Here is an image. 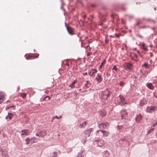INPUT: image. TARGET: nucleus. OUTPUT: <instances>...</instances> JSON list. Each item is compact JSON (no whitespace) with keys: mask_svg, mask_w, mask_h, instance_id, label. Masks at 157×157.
Instances as JSON below:
<instances>
[{"mask_svg":"<svg viewBox=\"0 0 157 157\" xmlns=\"http://www.w3.org/2000/svg\"><path fill=\"white\" fill-rule=\"evenodd\" d=\"M110 91L107 89H106L102 92L101 94V97L102 99L105 100L110 96Z\"/></svg>","mask_w":157,"mask_h":157,"instance_id":"obj_1","label":"nucleus"},{"mask_svg":"<svg viewBox=\"0 0 157 157\" xmlns=\"http://www.w3.org/2000/svg\"><path fill=\"white\" fill-rule=\"evenodd\" d=\"M118 100L117 102L120 105H124L126 104V102L124 98L121 96L120 95L119 96Z\"/></svg>","mask_w":157,"mask_h":157,"instance_id":"obj_2","label":"nucleus"},{"mask_svg":"<svg viewBox=\"0 0 157 157\" xmlns=\"http://www.w3.org/2000/svg\"><path fill=\"white\" fill-rule=\"evenodd\" d=\"M46 134V130H44L40 132L36 133V136L40 137H43L45 136Z\"/></svg>","mask_w":157,"mask_h":157,"instance_id":"obj_3","label":"nucleus"},{"mask_svg":"<svg viewBox=\"0 0 157 157\" xmlns=\"http://www.w3.org/2000/svg\"><path fill=\"white\" fill-rule=\"evenodd\" d=\"M156 108V106H150L147 107L146 109V112L148 113H151L155 111Z\"/></svg>","mask_w":157,"mask_h":157,"instance_id":"obj_4","label":"nucleus"},{"mask_svg":"<svg viewBox=\"0 0 157 157\" xmlns=\"http://www.w3.org/2000/svg\"><path fill=\"white\" fill-rule=\"evenodd\" d=\"M147 101L144 98H143L141 99L139 102V105L140 107H143L147 103Z\"/></svg>","mask_w":157,"mask_h":157,"instance_id":"obj_5","label":"nucleus"},{"mask_svg":"<svg viewBox=\"0 0 157 157\" xmlns=\"http://www.w3.org/2000/svg\"><path fill=\"white\" fill-rule=\"evenodd\" d=\"M109 125V124L108 122H106L99 124V127L100 128H105Z\"/></svg>","mask_w":157,"mask_h":157,"instance_id":"obj_6","label":"nucleus"},{"mask_svg":"<svg viewBox=\"0 0 157 157\" xmlns=\"http://www.w3.org/2000/svg\"><path fill=\"white\" fill-rule=\"evenodd\" d=\"M121 113V118L126 119L128 116L127 112L125 110H123Z\"/></svg>","mask_w":157,"mask_h":157,"instance_id":"obj_7","label":"nucleus"},{"mask_svg":"<svg viewBox=\"0 0 157 157\" xmlns=\"http://www.w3.org/2000/svg\"><path fill=\"white\" fill-rule=\"evenodd\" d=\"M93 131L92 128H90L88 129H86L84 131V133L87 136L89 137L90 136L91 132Z\"/></svg>","mask_w":157,"mask_h":157,"instance_id":"obj_8","label":"nucleus"},{"mask_svg":"<svg viewBox=\"0 0 157 157\" xmlns=\"http://www.w3.org/2000/svg\"><path fill=\"white\" fill-rule=\"evenodd\" d=\"M5 97L4 94L2 92H0V104L2 103L4 101Z\"/></svg>","mask_w":157,"mask_h":157,"instance_id":"obj_9","label":"nucleus"},{"mask_svg":"<svg viewBox=\"0 0 157 157\" xmlns=\"http://www.w3.org/2000/svg\"><path fill=\"white\" fill-rule=\"evenodd\" d=\"M95 80L99 83H100L102 80V78L100 75L99 73L98 74L95 78Z\"/></svg>","mask_w":157,"mask_h":157,"instance_id":"obj_10","label":"nucleus"},{"mask_svg":"<svg viewBox=\"0 0 157 157\" xmlns=\"http://www.w3.org/2000/svg\"><path fill=\"white\" fill-rule=\"evenodd\" d=\"M101 131L102 133L103 134V136H107L109 134V132L107 131L103 130H98L97 131V132L99 131Z\"/></svg>","mask_w":157,"mask_h":157,"instance_id":"obj_11","label":"nucleus"},{"mask_svg":"<svg viewBox=\"0 0 157 157\" xmlns=\"http://www.w3.org/2000/svg\"><path fill=\"white\" fill-rule=\"evenodd\" d=\"M21 135H25L27 136L29 134V131L27 129L23 130L21 131Z\"/></svg>","mask_w":157,"mask_h":157,"instance_id":"obj_12","label":"nucleus"},{"mask_svg":"<svg viewBox=\"0 0 157 157\" xmlns=\"http://www.w3.org/2000/svg\"><path fill=\"white\" fill-rule=\"evenodd\" d=\"M2 152V155L4 157H9V156L8 155V152L5 149L2 150H1Z\"/></svg>","mask_w":157,"mask_h":157,"instance_id":"obj_13","label":"nucleus"},{"mask_svg":"<svg viewBox=\"0 0 157 157\" xmlns=\"http://www.w3.org/2000/svg\"><path fill=\"white\" fill-rule=\"evenodd\" d=\"M142 117H143L142 115L141 114H139L137 115L136 117V122H139L142 119Z\"/></svg>","mask_w":157,"mask_h":157,"instance_id":"obj_14","label":"nucleus"},{"mask_svg":"<svg viewBox=\"0 0 157 157\" xmlns=\"http://www.w3.org/2000/svg\"><path fill=\"white\" fill-rule=\"evenodd\" d=\"M67 29L68 32L70 34L72 35L74 34V30L70 26H67Z\"/></svg>","mask_w":157,"mask_h":157,"instance_id":"obj_15","label":"nucleus"},{"mask_svg":"<svg viewBox=\"0 0 157 157\" xmlns=\"http://www.w3.org/2000/svg\"><path fill=\"white\" fill-rule=\"evenodd\" d=\"M97 70L95 69H91L89 72V74L90 76H93L94 74L96 73Z\"/></svg>","mask_w":157,"mask_h":157,"instance_id":"obj_16","label":"nucleus"},{"mask_svg":"<svg viewBox=\"0 0 157 157\" xmlns=\"http://www.w3.org/2000/svg\"><path fill=\"white\" fill-rule=\"evenodd\" d=\"M99 114L101 116L103 117L106 115V112L105 110L103 109L99 112Z\"/></svg>","mask_w":157,"mask_h":157,"instance_id":"obj_17","label":"nucleus"},{"mask_svg":"<svg viewBox=\"0 0 157 157\" xmlns=\"http://www.w3.org/2000/svg\"><path fill=\"white\" fill-rule=\"evenodd\" d=\"M105 144L104 141L103 140H100L98 142V146L99 147H101Z\"/></svg>","mask_w":157,"mask_h":157,"instance_id":"obj_18","label":"nucleus"},{"mask_svg":"<svg viewBox=\"0 0 157 157\" xmlns=\"http://www.w3.org/2000/svg\"><path fill=\"white\" fill-rule=\"evenodd\" d=\"M146 86L151 90H153L154 89V87L151 83H147L146 84Z\"/></svg>","mask_w":157,"mask_h":157,"instance_id":"obj_19","label":"nucleus"},{"mask_svg":"<svg viewBox=\"0 0 157 157\" xmlns=\"http://www.w3.org/2000/svg\"><path fill=\"white\" fill-rule=\"evenodd\" d=\"M131 58L133 59H135L134 58H136L137 57V55L134 53H130V55Z\"/></svg>","mask_w":157,"mask_h":157,"instance_id":"obj_20","label":"nucleus"},{"mask_svg":"<svg viewBox=\"0 0 157 157\" xmlns=\"http://www.w3.org/2000/svg\"><path fill=\"white\" fill-rule=\"evenodd\" d=\"M77 82V81L76 80L74 81V82H72V83L69 85V87L71 88H74L75 86V84Z\"/></svg>","mask_w":157,"mask_h":157,"instance_id":"obj_21","label":"nucleus"},{"mask_svg":"<svg viewBox=\"0 0 157 157\" xmlns=\"http://www.w3.org/2000/svg\"><path fill=\"white\" fill-rule=\"evenodd\" d=\"M86 124L87 122L84 121L79 125V127L80 128H82L83 127L84 125L86 126Z\"/></svg>","mask_w":157,"mask_h":157,"instance_id":"obj_22","label":"nucleus"},{"mask_svg":"<svg viewBox=\"0 0 157 157\" xmlns=\"http://www.w3.org/2000/svg\"><path fill=\"white\" fill-rule=\"evenodd\" d=\"M132 64L129 63L128 62V71H132Z\"/></svg>","mask_w":157,"mask_h":157,"instance_id":"obj_23","label":"nucleus"},{"mask_svg":"<svg viewBox=\"0 0 157 157\" xmlns=\"http://www.w3.org/2000/svg\"><path fill=\"white\" fill-rule=\"evenodd\" d=\"M12 114L11 113H9L8 115L6 117V118L7 119L9 118L11 120L12 118Z\"/></svg>","mask_w":157,"mask_h":157,"instance_id":"obj_24","label":"nucleus"},{"mask_svg":"<svg viewBox=\"0 0 157 157\" xmlns=\"http://www.w3.org/2000/svg\"><path fill=\"white\" fill-rule=\"evenodd\" d=\"M39 56V54H36L35 56H29L28 57H26V59H30V58H32V57H35V58H37Z\"/></svg>","mask_w":157,"mask_h":157,"instance_id":"obj_25","label":"nucleus"},{"mask_svg":"<svg viewBox=\"0 0 157 157\" xmlns=\"http://www.w3.org/2000/svg\"><path fill=\"white\" fill-rule=\"evenodd\" d=\"M31 141L33 143H36L37 142V140L36 137H33L32 138H31Z\"/></svg>","mask_w":157,"mask_h":157,"instance_id":"obj_26","label":"nucleus"},{"mask_svg":"<svg viewBox=\"0 0 157 157\" xmlns=\"http://www.w3.org/2000/svg\"><path fill=\"white\" fill-rule=\"evenodd\" d=\"M105 63L106 61L105 60L101 63V65L100 66V68H101L102 66H103V65L105 64Z\"/></svg>","mask_w":157,"mask_h":157,"instance_id":"obj_27","label":"nucleus"},{"mask_svg":"<svg viewBox=\"0 0 157 157\" xmlns=\"http://www.w3.org/2000/svg\"><path fill=\"white\" fill-rule=\"evenodd\" d=\"M139 28L145 29L147 28H150V27L149 26L144 25L143 26H140Z\"/></svg>","mask_w":157,"mask_h":157,"instance_id":"obj_28","label":"nucleus"},{"mask_svg":"<svg viewBox=\"0 0 157 157\" xmlns=\"http://www.w3.org/2000/svg\"><path fill=\"white\" fill-rule=\"evenodd\" d=\"M154 130V128H151L149 129L147 132V134H148L150 133L151 132H153Z\"/></svg>","mask_w":157,"mask_h":157,"instance_id":"obj_29","label":"nucleus"},{"mask_svg":"<svg viewBox=\"0 0 157 157\" xmlns=\"http://www.w3.org/2000/svg\"><path fill=\"white\" fill-rule=\"evenodd\" d=\"M50 99V98L49 96H46L44 98V100H46V101H49Z\"/></svg>","mask_w":157,"mask_h":157,"instance_id":"obj_30","label":"nucleus"},{"mask_svg":"<svg viewBox=\"0 0 157 157\" xmlns=\"http://www.w3.org/2000/svg\"><path fill=\"white\" fill-rule=\"evenodd\" d=\"M148 63H145L143 65L142 67H145L146 68H148Z\"/></svg>","mask_w":157,"mask_h":157,"instance_id":"obj_31","label":"nucleus"},{"mask_svg":"<svg viewBox=\"0 0 157 157\" xmlns=\"http://www.w3.org/2000/svg\"><path fill=\"white\" fill-rule=\"evenodd\" d=\"M30 140L28 138H27L26 140H25V141L26 142V144H29L30 142Z\"/></svg>","mask_w":157,"mask_h":157,"instance_id":"obj_32","label":"nucleus"},{"mask_svg":"<svg viewBox=\"0 0 157 157\" xmlns=\"http://www.w3.org/2000/svg\"><path fill=\"white\" fill-rule=\"evenodd\" d=\"M20 95L23 98H25L26 96V94L25 93H22L20 94Z\"/></svg>","mask_w":157,"mask_h":157,"instance_id":"obj_33","label":"nucleus"},{"mask_svg":"<svg viewBox=\"0 0 157 157\" xmlns=\"http://www.w3.org/2000/svg\"><path fill=\"white\" fill-rule=\"evenodd\" d=\"M124 69L126 70H127L128 69V64L127 63H125L124 65Z\"/></svg>","mask_w":157,"mask_h":157,"instance_id":"obj_34","label":"nucleus"},{"mask_svg":"<svg viewBox=\"0 0 157 157\" xmlns=\"http://www.w3.org/2000/svg\"><path fill=\"white\" fill-rule=\"evenodd\" d=\"M57 155V153L56 152H54L53 153V155L52 156V157H56Z\"/></svg>","mask_w":157,"mask_h":157,"instance_id":"obj_35","label":"nucleus"},{"mask_svg":"<svg viewBox=\"0 0 157 157\" xmlns=\"http://www.w3.org/2000/svg\"><path fill=\"white\" fill-rule=\"evenodd\" d=\"M146 21H152L153 22H155V21H154L153 20H151V19H146Z\"/></svg>","mask_w":157,"mask_h":157,"instance_id":"obj_36","label":"nucleus"},{"mask_svg":"<svg viewBox=\"0 0 157 157\" xmlns=\"http://www.w3.org/2000/svg\"><path fill=\"white\" fill-rule=\"evenodd\" d=\"M109 42V40L108 38L106 37L105 39V43L106 44H107Z\"/></svg>","mask_w":157,"mask_h":157,"instance_id":"obj_37","label":"nucleus"},{"mask_svg":"<svg viewBox=\"0 0 157 157\" xmlns=\"http://www.w3.org/2000/svg\"><path fill=\"white\" fill-rule=\"evenodd\" d=\"M156 125H157V122H155V123H153L152 126L153 127H154Z\"/></svg>","mask_w":157,"mask_h":157,"instance_id":"obj_38","label":"nucleus"},{"mask_svg":"<svg viewBox=\"0 0 157 157\" xmlns=\"http://www.w3.org/2000/svg\"><path fill=\"white\" fill-rule=\"evenodd\" d=\"M113 70H115L116 71L117 70V68L115 66H114L113 68Z\"/></svg>","mask_w":157,"mask_h":157,"instance_id":"obj_39","label":"nucleus"},{"mask_svg":"<svg viewBox=\"0 0 157 157\" xmlns=\"http://www.w3.org/2000/svg\"><path fill=\"white\" fill-rule=\"evenodd\" d=\"M92 54V53L91 52H88L87 53V56H90Z\"/></svg>","mask_w":157,"mask_h":157,"instance_id":"obj_40","label":"nucleus"},{"mask_svg":"<svg viewBox=\"0 0 157 157\" xmlns=\"http://www.w3.org/2000/svg\"><path fill=\"white\" fill-rule=\"evenodd\" d=\"M124 83L122 82H121L120 84V85L121 86H123L124 85Z\"/></svg>","mask_w":157,"mask_h":157,"instance_id":"obj_41","label":"nucleus"},{"mask_svg":"<svg viewBox=\"0 0 157 157\" xmlns=\"http://www.w3.org/2000/svg\"><path fill=\"white\" fill-rule=\"evenodd\" d=\"M56 118L57 119H59V118L57 116H56L55 117L53 118V120L55 118Z\"/></svg>","mask_w":157,"mask_h":157,"instance_id":"obj_42","label":"nucleus"},{"mask_svg":"<svg viewBox=\"0 0 157 157\" xmlns=\"http://www.w3.org/2000/svg\"><path fill=\"white\" fill-rule=\"evenodd\" d=\"M137 36L139 37H140L141 38H143V36H141V35H139V34L137 35Z\"/></svg>","mask_w":157,"mask_h":157,"instance_id":"obj_43","label":"nucleus"},{"mask_svg":"<svg viewBox=\"0 0 157 157\" xmlns=\"http://www.w3.org/2000/svg\"><path fill=\"white\" fill-rule=\"evenodd\" d=\"M115 35L117 37H120V35L117 34H115Z\"/></svg>","mask_w":157,"mask_h":157,"instance_id":"obj_44","label":"nucleus"},{"mask_svg":"<svg viewBox=\"0 0 157 157\" xmlns=\"http://www.w3.org/2000/svg\"><path fill=\"white\" fill-rule=\"evenodd\" d=\"M140 24V23L139 22H137L136 24L135 25V26L136 25H139V24Z\"/></svg>","mask_w":157,"mask_h":157,"instance_id":"obj_45","label":"nucleus"},{"mask_svg":"<svg viewBox=\"0 0 157 157\" xmlns=\"http://www.w3.org/2000/svg\"><path fill=\"white\" fill-rule=\"evenodd\" d=\"M15 107V106H10V107H7V109H9L10 108H11V107Z\"/></svg>","mask_w":157,"mask_h":157,"instance_id":"obj_46","label":"nucleus"},{"mask_svg":"<svg viewBox=\"0 0 157 157\" xmlns=\"http://www.w3.org/2000/svg\"><path fill=\"white\" fill-rule=\"evenodd\" d=\"M87 141V140L86 139L84 140H83V143L85 144Z\"/></svg>","mask_w":157,"mask_h":157,"instance_id":"obj_47","label":"nucleus"},{"mask_svg":"<svg viewBox=\"0 0 157 157\" xmlns=\"http://www.w3.org/2000/svg\"><path fill=\"white\" fill-rule=\"evenodd\" d=\"M143 49L145 51H147V49L145 47H143Z\"/></svg>","mask_w":157,"mask_h":157,"instance_id":"obj_48","label":"nucleus"},{"mask_svg":"<svg viewBox=\"0 0 157 157\" xmlns=\"http://www.w3.org/2000/svg\"><path fill=\"white\" fill-rule=\"evenodd\" d=\"M83 75H86L87 74V72H86V73H83Z\"/></svg>","mask_w":157,"mask_h":157,"instance_id":"obj_49","label":"nucleus"},{"mask_svg":"<svg viewBox=\"0 0 157 157\" xmlns=\"http://www.w3.org/2000/svg\"><path fill=\"white\" fill-rule=\"evenodd\" d=\"M88 47H90L89 45L86 46V47L85 48H87Z\"/></svg>","mask_w":157,"mask_h":157,"instance_id":"obj_50","label":"nucleus"},{"mask_svg":"<svg viewBox=\"0 0 157 157\" xmlns=\"http://www.w3.org/2000/svg\"><path fill=\"white\" fill-rule=\"evenodd\" d=\"M136 4H140V2H136Z\"/></svg>","mask_w":157,"mask_h":157,"instance_id":"obj_51","label":"nucleus"},{"mask_svg":"<svg viewBox=\"0 0 157 157\" xmlns=\"http://www.w3.org/2000/svg\"><path fill=\"white\" fill-rule=\"evenodd\" d=\"M102 24V23H101L100 24V25H101Z\"/></svg>","mask_w":157,"mask_h":157,"instance_id":"obj_52","label":"nucleus"},{"mask_svg":"<svg viewBox=\"0 0 157 157\" xmlns=\"http://www.w3.org/2000/svg\"><path fill=\"white\" fill-rule=\"evenodd\" d=\"M61 117H62V116H60L59 117V118H61Z\"/></svg>","mask_w":157,"mask_h":157,"instance_id":"obj_53","label":"nucleus"},{"mask_svg":"<svg viewBox=\"0 0 157 157\" xmlns=\"http://www.w3.org/2000/svg\"><path fill=\"white\" fill-rule=\"evenodd\" d=\"M154 10H156V8L155 7V8H154Z\"/></svg>","mask_w":157,"mask_h":157,"instance_id":"obj_54","label":"nucleus"},{"mask_svg":"<svg viewBox=\"0 0 157 157\" xmlns=\"http://www.w3.org/2000/svg\"><path fill=\"white\" fill-rule=\"evenodd\" d=\"M154 96L156 98H157V96H155V95L154 94Z\"/></svg>","mask_w":157,"mask_h":157,"instance_id":"obj_55","label":"nucleus"},{"mask_svg":"<svg viewBox=\"0 0 157 157\" xmlns=\"http://www.w3.org/2000/svg\"><path fill=\"white\" fill-rule=\"evenodd\" d=\"M144 45H145V44H143V45H142L143 46H144Z\"/></svg>","mask_w":157,"mask_h":157,"instance_id":"obj_56","label":"nucleus"},{"mask_svg":"<svg viewBox=\"0 0 157 157\" xmlns=\"http://www.w3.org/2000/svg\"><path fill=\"white\" fill-rule=\"evenodd\" d=\"M134 112H132V115H134Z\"/></svg>","mask_w":157,"mask_h":157,"instance_id":"obj_57","label":"nucleus"},{"mask_svg":"<svg viewBox=\"0 0 157 157\" xmlns=\"http://www.w3.org/2000/svg\"><path fill=\"white\" fill-rule=\"evenodd\" d=\"M84 152L83 151H82V153H83Z\"/></svg>","mask_w":157,"mask_h":157,"instance_id":"obj_58","label":"nucleus"},{"mask_svg":"<svg viewBox=\"0 0 157 157\" xmlns=\"http://www.w3.org/2000/svg\"><path fill=\"white\" fill-rule=\"evenodd\" d=\"M92 6H94V5H92Z\"/></svg>","mask_w":157,"mask_h":157,"instance_id":"obj_59","label":"nucleus"}]
</instances>
